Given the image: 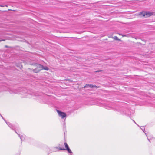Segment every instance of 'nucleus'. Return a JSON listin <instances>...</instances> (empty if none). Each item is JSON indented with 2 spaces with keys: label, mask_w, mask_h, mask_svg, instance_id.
I'll use <instances>...</instances> for the list:
<instances>
[{
  "label": "nucleus",
  "mask_w": 155,
  "mask_h": 155,
  "mask_svg": "<svg viewBox=\"0 0 155 155\" xmlns=\"http://www.w3.org/2000/svg\"><path fill=\"white\" fill-rule=\"evenodd\" d=\"M0 41H5V39H2V40H0Z\"/></svg>",
  "instance_id": "4468645a"
},
{
  "label": "nucleus",
  "mask_w": 155,
  "mask_h": 155,
  "mask_svg": "<svg viewBox=\"0 0 155 155\" xmlns=\"http://www.w3.org/2000/svg\"><path fill=\"white\" fill-rule=\"evenodd\" d=\"M42 65L36 63L32 64L31 68H29V70H32L35 73H38L42 70Z\"/></svg>",
  "instance_id": "f257e3e1"
},
{
  "label": "nucleus",
  "mask_w": 155,
  "mask_h": 155,
  "mask_svg": "<svg viewBox=\"0 0 155 155\" xmlns=\"http://www.w3.org/2000/svg\"><path fill=\"white\" fill-rule=\"evenodd\" d=\"M96 71V72H100V71Z\"/></svg>",
  "instance_id": "a211bd4d"
},
{
  "label": "nucleus",
  "mask_w": 155,
  "mask_h": 155,
  "mask_svg": "<svg viewBox=\"0 0 155 155\" xmlns=\"http://www.w3.org/2000/svg\"><path fill=\"white\" fill-rule=\"evenodd\" d=\"M0 7H4V6L2 5H0Z\"/></svg>",
  "instance_id": "f3484780"
},
{
  "label": "nucleus",
  "mask_w": 155,
  "mask_h": 155,
  "mask_svg": "<svg viewBox=\"0 0 155 155\" xmlns=\"http://www.w3.org/2000/svg\"><path fill=\"white\" fill-rule=\"evenodd\" d=\"M141 129L144 132V130H145V129H144L143 130V129H142L141 128Z\"/></svg>",
  "instance_id": "dca6fc26"
},
{
  "label": "nucleus",
  "mask_w": 155,
  "mask_h": 155,
  "mask_svg": "<svg viewBox=\"0 0 155 155\" xmlns=\"http://www.w3.org/2000/svg\"><path fill=\"white\" fill-rule=\"evenodd\" d=\"M119 35H121L123 37H127V35H121L120 34H119Z\"/></svg>",
  "instance_id": "9b49d317"
},
{
  "label": "nucleus",
  "mask_w": 155,
  "mask_h": 155,
  "mask_svg": "<svg viewBox=\"0 0 155 155\" xmlns=\"http://www.w3.org/2000/svg\"><path fill=\"white\" fill-rule=\"evenodd\" d=\"M6 122V123H7V125L9 126V127L11 128L12 129V130H15V132L18 134V135L20 137V138L21 140H22V136H20V134H18V133L15 131V129L16 128V127L15 126H13V125L11 124V123H9V122H6V121L5 122Z\"/></svg>",
  "instance_id": "20e7f679"
},
{
  "label": "nucleus",
  "mask_w": 155,
  "mask_h": 155,
  "mask_svg": "<svg viewBox=\"0 0 155 155\" xmlns=\"http://www.w3.org/2000/svg\"><path fill=\"white\" fill-rule=\"evenodd\" d=\"M100 87H98L95 85H93L90 84H86L85 86L83 88L85 89L86 88H98Z\"/></svg>",
  "instance_id": "39448f33"
},
{
  "label": "nucleus",
  "mask_w": 155,
  "mask_h": 155,
  "mask_svg": "<svg viewBox=\"0 0 155 155\" xmlns=\"http://www.w3.org/2000/svg\"><path fill=\"white\" fill-rule=\"evenodd\" d=\"M5 47L6 48H8V46L7 45H5Z\"/></svg>",
  "instance_id": "2eb2a0df"
},
{
  "label": "nucleus",
  "mask_w": 155,
  "mask_h": 155,
  "mask_svg": "<svg viewBox=\"0 0 155 155\" xmlns=\"http://www.w3.org/2000/svg\"><path fill=\"white\" fill-rule=\"evenodd\" d=\"M64 81H69L70 82H73V80H70V79H66V80H65Z\"/></svg>",
  "instance_id": "9d476101"
},
{
  "label": "nucleus",
  "mask_w": 155,
  "mask_h": 155,
  "mask_svg": "<svg viewBox=\"0 0 155 155\" xmlns=\"http://www.w3.org/2000/svg\"><path fill=\"white\" fill-rule=\"evenodd\" d=\"M148 138V140L149 141H150V140H149V139H148V138Z\"/></svg>",
  "instance_id": "aec40b11"
},
{
  "label": "nucleus",
  "mask_w": 155,
  "mask_h": 155,
  "mask_svg": "<svg viewBox=\"0 0 155 155\" xmlns=\"http://www.w3.org/2000/svg\"><path fill=\"white\" fill-rule=\"evenodd\" d=\"M65 146V148H66V149H64V148H60L59 149L57 147H54V149H56L57 150H67V151L68 152V153H72V152L71 151L70 149L69 148V147H68V145L67 144L65 143H64Z\"/></svg>",
  "instance_id": "7ed1b4c3"
},
{
  "label": "nucleus",
  "mask_w": 155,
  "mask_h": 155,
  "mask_svg": "<svg viewBox=\"0 0 155 155\" xmlns=\"http://www.w3.org/2000/svg\"><path fill=\"white\" fill-rule=\"evenodd\" d=\"M1 41H0V42Z\"/></svg>",
  "instance_id": "5701e85b"
},
{
  "label": "nucleus",
  "mask_w": 155,
  "mask_h": 155,
  "mask_svg": "<svg viewBox=\"0 0 155 155\" xmlns=\"http://www.w3.org/2000/svg\"><path fill=\"white\" fill-rule=\"evenodd\" d=\"M5 6L6 7H7L8 6H7V5H6Z\"/></svg>",
  "instance_id": "4be33fe9"
},
{
  "label": "nucleus",
  "mask_w": 155,
  "mask_h": 155,
  "mask_svg": "<svg viewBox=\"0 0 155 155\" xmlns=\"http://www.w3.org/2000/svg\"><path fill=\"white\" fill-rule=\"evenodd\" d=\"M133 121L136 124H137L135 122V121L134 120H133Z\"/></svg>",
  "instance_id": "6ab92c4d"
},
{
  "label": "nucleus",
  "mask_w": 155,
  "mask_h": 155,
  "mask_svg": "<svg viewBox=\"0 0 155 155\" xmlns=\"http://www.w3.org/2000/svg\"><path fill=\"white\" fill-rule=\"evenodd\" d=\"M0 116L4 120V121L6 122V120L4 119V118L2 116V115L0 114Z\"/></svg>",
  "instance_id": "f8f14e48"
},
{
  "label": "nucleus",
  "mask_w": 155,
  "mask_h": 155,
  "mask_svg": "<svg viewBox=\"0 0 155 155\" xmlns=\"http://www.w3.org/2000/svg\"><path fill=\"white\" fill-rule=\"evenodd\" d=\"M42 70L44 69L45 70L48 71L49 70V68L47 66L44 67L42 65Z\"/></svg>",
  "instance_id": "1a4fd4ad"
},
{
  "label": "nucleus",
  "mask_w": 155,
  "mask_h": 155,
  "mask_svg": "<svg viewBox=\"0 0 155 155\" xmlns=\"http://www.w3.org/2000/svg\"><path fill=\"white\" fill-rule=\"evenodd\" d=\"M112 38H113L114 40L117 41H121L120 39H119L116 36H114V37H112Z\"/></svg>",
  "instance_id": "0eeeda50"
},
{
  "label": "nucleus",
  "mask_w": 155,
  "mask_h": 155,
  "mask_svg": "<svg viewBox=\"0 0 155 155\" xmlns=\"http://www.w3.org/2000/svg\"><path fill=\"white\" fill-rule=\"evenodd\" d=\"M46 100H48V101H46L44 102V103H46L47 104H49L51 103H53L51 101H49V99H47Z\"/></svg>",
  "instance_id": "6e6552de"
},
{
  "label": "nucleus",
  "mask_w": 155,
  "mask_h": 155,
  "mask_svg": "<svg viewBox=\"0 0 155 155\" xmlns=\"http://www.w3.org/2000/svg\"><path fill=\"white\" fill-rule=\"evenodd\" d=\"M57 111L58 114L59 116L61 117V118L63 119L66 117V113L57 110Z\"/></svg>",
  "instance_id": "423d86ee"
},
{
  "label": "nucleus",
  "mask_w": 155,
  "mask_h": 155,
  "mask_svg": "<svg viewBox=\"0 0 155 155\" xmlns=\"http://www.w3.org/2000/svg\"><path fill=\"white\" fill-rule=\"evenodd\" d=\"M131 37L133 38H135V39H137V37Z\"/></svg>",
  "instance_id": "ddd939ff"
},
{
  "label": "nucleus",
  "mask_w": 155,
  "mask_h": 155,
  "mask_svg": "<svg viewBox=\"0 0 155 155\" xmlns=\"http://www.w3.org/2000/svg\"><path fill=\"white\" fill-rule=\"evenodd\" d=\"M54 151H56V150H54Z\"/></svg>",
  "instance_id": "412c9836"
},
{
  "label": "nucleus",
  "mask_w": 155,
  "mask_h": 155,
  "mask_svg": "<svg viewBox=\"0 0 155 155\" xmlns=\"http://www.w3.org/2000/svg\"><path fill=\"white\" fill-rule=\"evenodd\" d=\"M154 14V12H150L149 11H142L139 12L137 15L141 17L148 18Z\"/></svg>",
  "instance_id": "f03ea898"
}]
</instances>
